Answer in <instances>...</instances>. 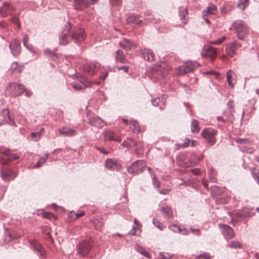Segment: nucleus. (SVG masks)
I'll list each match as a JSON object with an SVG mask.
<instances>
[{"label": "nucleus", "instance_id": "1", "mask_svg": "<svg viewBox=\"0 0 259 259\" xmlns=\"http://www.w3.org/2000/svg\"><path fill=\"white\" fill-rule=\"evenodd\" d=\"M71 27L70 22H67L63 28L61 33L59 35V44L61 45H65L71 40H74L76 44L82 42L85 35L84 30L80 28H75L71 31Z\"/></svg>", "mask_w": 259, "mask_h": 259}, {"label": "nucleus", "instance_id": "32", "mask_svg": "<svg viewBox=\"0 0 259 259\" xmlns=\"http://www.w3.org/2000/svg\"><path fill=\"white\" fill-rule=\"evenodd\" d=\"M191 130L192 133H198L200 128L198 126V121L196 119H193L191 125Z\"/></svg>", "mask_w": 259, "mask_h": 259}, {"label": "nucleus", "instance_id": "17", "mask_svg": "<svg viewBox=\"0 0 259 259\" xmlns=\"http://www.w3.org/2000/svg\"><path fill=\"white\" fill-rule=\"evenodd\" d=\"M222 232L225 239L227 240L231 239L234 236V233L233 229L227 225H223L222 227Z\"/></svg>", "mask_w": 259, "mask_h": 259}, {"label": "nucleus", "instance_id": "41", "mask_svg": "<svg viewBox=\"0 0 259 259\" xmlns=\"http://www.w3.org/2000/svg\"><path fill=\"white\" fill-rule=\"evenodd\" d=\"M29 40L28 36L27 34H25L22 39V42L24 47H25L30 51H32V48L27 45V42Z\"/></svg>", "mask_w": 259, "mask_h": 259}, {"label": "nucleus", "instance_id": "44", "mask_svg": "<svg viewBox=\"0 0 259 259\" xmlns=\"http://www.w3.org/2000/svg\"><path fill=\"white\" fill-rule=\"evenodd\" d=\"M80 82L84 85L85 87H90L92 85V82L88 80L86 78L81 77Z\"/></svg>", "mask_w": 259, "mask_h": 259}, {"label": "nucleus", "instance_id": "16", "mask_svg": "<svg viewBox=\"0 0 259 259\" xmlns=\"http://www.w3.org/2000/svg\"><path fill=\"white\" fill-rule=\"evenodd\" d=\"M58 132L60 135L65 137H73L76 135V132L73 128L69 127L64 126L58 129Z\"/></svg>", "mask_w": 259, "mask_h": 259}, {"label": "nucleus", "instance_id": "33", "mask_svg": "<svg viewBox=\"0 0 259 259\" xmlns=\"http://www.w3.org/2000/svg\"><path fill=\"white\" fill-rule=\"evenodd\" d=\"M135 249L137 250V252H139L140 253L143 255L145 257L148 258L150 257V255L149 253L147 252L143 247L137 244L135 246Z\"/></svg>", "mask_w": 259, "mask_h": 259}, {"label": "nucleus", "instance_id": "42", "mask_svg": "<svg viewBox=\"0 0 259 259\" xmlns=\"http://www.w3.org/2000/svg\"><path fill=\"white\" fill-rule=\"evenodd\" d=\"M56 49L54 50H51L49 49H46L44 50V53L46 54L49 55L52 57H54L55 58H57V54L56 52Z\"/></svg>", "mask_w": 259, "mask_h": 259}, {"label": "nucleus", "instance_id": "4", "mask_svg": "<svg viewBox=\"0 0 259 259\" xmlns=\"http://www.w3.org/2000/svg\"><path fill=\"white\" fill-rule=\"evenodd\" d=\"M7 90L12 96L15 97L24 93L25 88L22 84L10 82L8 85Z\"/></svg>", "mask_w": 259, "mask_h": 259}, {"label": "nucleus", "instance_id": "14", "mask_svg": "<svg viewBox=\"0 0 259 259\" xmlns=\"http://www.w3.org/2000/svg\"><path fill=\"white\" fill-rule=\"evenodd\" d=\"M1 116L2 117L1 120L4 122V124L8 123L14 126H17L16 122L11 118L9 115V111L8 109L5 108L3 110L1 113Z\"/></svg>", "mask_w": 259, "mask_h": 259}, {"label": "nucleus", "instance_id": "63", "mask_svg": "<svg viewBox=\"0 0 259 259\" xmlns=\"http://www.w3.org/2000/svg\"><path fill=\"white\" fill-rule=\"evenodd\" d=\"M121 145L123 146V147H126V148H128L129 147H131V144L130 143L128 142V141H123V142H122Z\"/></svg>", "mask_w": 259, "mask_h": 259}, {"label": "nucleus", "instance_id": "11", "mask_svg": "<svg viewBox=\"0 0 259 259\" xmlns=\"http://www.w3.org/2000/svg\"><path fill=\"white\" fill-rule=\"evenodd\" d=\"M241 46V45L236 40L230 42L226 47L227 55L231 57H233L236 54V51Z\"/></svg>", "mask_w": 259, "mask_h": 259}, {"label": "nucleus", "instance_id": "51", "mask_svg": "<svg viewBox=\"0 0 259 259\" xmlns=\"http://www.w3.org/2000/svg\"><path fill=\"white\" fill-rule=\"evenodd\" d=\"M103 226V223L101 221H97L95 222V228L96 230H101Z\"/></svg>", "mask_w": 259, "mask_h": 259}, {"label": "nucleus", "instance_id": "24", "mask_svg": "<svg viewBox=\"0 0 259 259\" xmlns=\"http://www.w3.org/2000/svg\"><path fill=\"white\" fill-rule=\"evenodd\" d=\"M217 12V7L214 5L211 4L203 11L202 16V17H204L209 15H215Z\"/></svg>", "mask_w": 259, "mask_h": 259}, {"label": "nucleus", "instance_id": "31", "mask_svg": "<svg viewBox=\"0 0 259 259\" xmlns=\"http://www.w3.org/2000/svg\"><path fill=\"white\" fill-rule=\"evenodd\" d=\"M10 150L8 149L5 151H3L2 153L4 155L7 156L8 159L11 161L16 160L19 158V156L16 154H12L10 153Z\"/></svg>", "mask_w": 259, "mask_h": 259}, {"label": "nucleus", "instance_id": "29", "mask_svg": "<svg viewBox=\"0 0 259 259\" xmlns=\"http://www.w3.org/2000/svg\"><path fill=\"white\" fill-rule=\"evenodd\" d=\"M160 210L164 217L170 218L173 216V212L172 209L169 206H166L162 207L160 208Z\"/></svg>", "mask_w": 259, "mask_h": 259}, {"label": "nucleus", "instance_id": "22", "mask_svg": "<svg viewBox=\"0 0 259 259\" xmlns=\"http://www.w3.org/2000/svg\"><path fill=\"white\" fill-rule=\"evenodd\" d=\"M120 46L126 51L130 50L134 46L133 41L123 38L119 43Z\"/></svg>", "mask_w": 259, "mask_h": 259}, {"label": "nucleus", "instance_id": "27", "mask_svg": "<svg viewBox=\"0 0 259 259\" xmlns=\"http://www.w3.org/2000/svg\"><path fill=\"white\" fill-rule=\"evenodd\" d=\"M188 15V9L184 7L179 8V16L182 22L186 24L187 23V16Z\"/></svg>", "mask_w": 259, "mask_h": 259}, {"label": "nucleus", "instance_id": "37", "mask_svg": "<svg viewBox=\"0 0 259 259\" xmlns=\"http://www.w3.org/2000/svg\"><path fill=\"white\" fill-rule=\"evenodd\" d=\"M248 0H239L237 7L241 10H244L248 5Z\"/></svg>", "mask_w": 259, "mask_h": 259}, {"label": "nucleus", "instance_id": "56", "mask_svg": "<svg viewBox=\"0 0 259 259\" xmlns=\"http://www.w3.org/2000/svg\"><path fill=\"white\" fill-rule=\"evenodd\" d=\"M190 230L191 232V233L196 236H200V231L198 229H194L192 227L190 228Z\"/></svg>", "mask_w": 259, "mask_h": 259}, {"label": "nucleus", "instance_id": "10", "mask_svg": "<svg viewBox=\"0 0 259 259\" xmlns=\"http://www.w3.org/2000/svg\"><path fill=\"white\" fill-rule=\"evenodd\" d=\"M105 167L110 170L119 171L121 168V165L115 159L108 158L105 160Z\"/></svg>", "mask_w": 259, "mask_h": 259}, {"label": "nucleus", "instance_id": "15", "mask_svg": "<svg viewBox=\"0 0 259 259\" xmlns=\"http://www.w3.org/2000/svg\"><path fill=\"white\" fill-rule=\"evenodd\" d=\"M103 134L104 137L105 141H114L120 142V138L113 131L111 130L105 131Z\"/></svg>", "mask_w": 259, "mask_h": 259}, {"label": "nucleus", "instance_id": "28", "mask_svg": "<svg viewBox=\"0 0 259 259\" xmlns=\"http://www.w3.org/2000/svg\"><path fill=\"white\" fill-rule=\"evenodd\" d=\"M127 22L128 24H140L143 23V20L138 16L131 15L127 18Z\"/></svg>", "mask_w": 259, "mask_h": 259}, {"label": "nucleus", "instance_id": "58", "mask_svg": "<svg viewBox=\"0 0 259 259\" xmlns=\"http://www.w3.org/2000/svg\"><path fill=\"white\" fill-rule=\"evenodd\" d=\"M160 102L159 98H155L152 100L151 102L153 106H157Z\"/></svg>", "mask_w": 259, "mask_h": 259}, {"label": "nucleus", "instance_id": "50", "mask_svg": "<svg viewBox=\"0 0 259 259\" xmlns=\"http://www.w3.org/2000/svg\"><path fill=\"white\" fill-rule=\"evenodd\" d=\"M159 255L160 259H170L172 257V255L167 252H160Z\"/></svg>", "mask_w": 259, "mask_h": 259}, {"label": "nucleus", "instance_id": "25", "mask_svg": "<svg viewBox=\"0 0 259 259\" xmlns=\"http://www.w3.org/2000/svg\"><path fill=\"white\" fill-rule=\"evenodd\" d=\"M142 57L144 60L148 61L154 60V55L153 52L150 49H144L141 51Z\"/></svg>", "mask_w": 259, "mask_h": 259}, {"label": "nucleus", "instance_id": "49", "mask_svg": "<svg viewBox=\"0 0 259 259\" xmlns=\"http://www.w3.org/2000/svg\"><path fill=\"white\" fill-rule=\"evenodd\" d=\"M152 183L155 188H158L160 187V182L157 180L155 175L152 178Z\"/></svg>", "mask_w": 259, "mask_h": 259}, {"label": "nucleus", "instance_id": "3", "mask_svg": "<svg viewBox=\"0 0 259 259\" xmlns=\"http://www.w3.org/2000/svg\"><path fill=\"white\" fill-rule=\"evenodd\" d=\"M146 167V162L143 160H138L133 162L127 167V172L134 175L142 172Z\"/></svg>", "mask_w": 259, "mask_h": 259}, {"label": "nucleus", "instance_id": "30", "mask_svg": "<svg viewBox=\"0 0 259 259\" xmlns=\"http://www.w3.org/2000/svg\"><path fill=\"white\" fill-rule=\"evenodd\" d=\"M130 128L131 131L135 134H138L141 132L140 127L136 120L131 121L130 123Z\"/></svg>", "mask_w": 259, "mask_h": 259}, {"label": "nucleus", "instance_id": "35", "mask_svg": "<svg viewBox=\"0 0 259 259\" xmlns=\"http://www.w3.org/2000/svg\"><path fill=\"white\" fill-rule=\"evenodd\" d=\"M22 69V68L18 65V64L17 62H14L11 65L10 70L12 71V72L18 71V72H20Z\"/></svg>", "mask_w": 259, "mask_h": 259}, {"label": "nucleus", "instance_id": "18", "mask_svg": "<svg viewBox=\"0 0 259 259\" xmlns=\"http://www.w3.org/2000/svg\"><path fill=\"white\" fill-rule=\"evenodd\" d=\"M1 177L5 181H11L16 177V175L14 172L10 169L5 168L2 171Z\"/></svg>", "mask_w": 259, "mask_h": 259}, {"label": "nucleus", "instance_id": "64", "mask_svg": "<svg viewBox=\"0 0 259 259\" xmlns=\"http://www.w3.org/2000/svg\"><path fill=\"white\" fill-rule=\"evenodd\" d=\"M192 173L194 175H198L200 174V170L197 168H194L191 170Z\"/></svg>", "mask_w": 259, "mask_h": 259}, {"label": "nucleus", "instance_id": "7", "mask_svg": "<svg viewBox=\"0 0 259 259\" xmlns=\"http://www.w3.org/2000/svg\"><path fill=\"white\" fill-rule=\"evenodd\" d=\"M91 249V244L89 241H83L76 246L78 254L81 256H85L88 254Z\"/></svg>", "mask_w": 259, "mask_h": 259}, {"label": "nucleus", "instance_id": "46", "mask_svg": "<svg viewBox=\"0 0 259 259\" xmlns=\"http://www.w3.org/2000/svg\"><path fill=\"white\" fill-rule=\"evenodd\" d=\"M226 39L225 36L221 37L215 40H212L209 41V44L212 45H219L221 44Z\"/></svg>", "mask_w": 259, "mask_h": 259}, {"label": "nucleus", "instance_id": "26", "mask_svg": "<svg viewBox=\"0 0 259 259\" xmlns=\"http://www.w3.org/2000/svg\"><path fill=\"white\" fill-rule=\"evenodd\" d=\"M89 123L97 127H102L103 126L104 122L99 117H92L89 119Z\"/></svg>", "mask_w": 259, "mask_h": 259}, {"label": "nucleus", "instance_id": "2", "mask_svg": "<svg viewBox=\"0 0 259 259\" xmlns=\"http://www.w3.org/2000/svg\"><path fill=\"white\" fill-rule=\"evenodd\" d=\"M232 28L235 30L237 37L240 39H243L248 33V28L246 25L240 20L234 21L232 24Z\"/></svg>", "mask_w": 259, "mask_h": 259}, {"label": "nucleus", "instance_id": "38", "mask_svg": "<svg viewBox=\"0 0 259 259\" xmlns=\"http://www.w3.org/2000/svg\"><path fill=\"white\" fill-rule=\"evenodd\" d=\"M251 171L252 177L254 178L255 180L257 182V183L259 185V169H257L256 168H253L251 169Z\"/></svg>", "mask_w": 259, "mask_h": 259}, {"label": "nucleus", "instance_id": "8", "mask_svg": "<svg viewBox=\"0 0 259 259\" xmlns=\"http://www.w3.org/2000/svg\"><path fill=\"white\" fill-rule=\"evenodd\" d=\"M217 132L214 129H204L201 132L202 136L206 139L210 146H212L215 143L214 136Z\"/></svg>", "mask_w": 259, "mask_h": 259}, {"label": "nucleus", "instance_id": "43", "mask_svg": "<svg viewBox=\"0 0 259 259\" xmlns=\"http://www.w3.org/2000/svg\"><path fill=\"white\" fill-rule=\"evenodd\" d=\"M80 82L84 85L85 87H90L92 85V82L88 80L86 78L81 77Z\"/></svg>", "mask_w": 259, "mask_h": 259}, {"label": "nucleus", "instance_id": "40", "mask_svg": "<svg viewBox=\"0 0 259 259\" xmlns=\"http://www.w3.org/2000/svg\"><path fill=\"white\" fill-rule=\"evenodd\" d=\"M12 18H11L10 20L15 24L17 25V27L19 29L21 27L20 22L19 19L17 16L13 15L12 14Z\"/></svg>", "mask_w": 259, "mask_h": 259}, {"label": "nucleus", "instance_id": "57", "mask_svg": "<svg viewBox=\"0 0 259 259\" xmlns=\"http://www.w3.org/2000/svg\"><path fill=\"white\" fill-rule=\"evenodd\" d=\"M210 255L209 254L204 253L202 254L199 255L198 256L196 257L195 259H209L210 258Z\"/></svg>", "mask_w": 259, "mask_h": 259}, {"label": "nucleus", "instance_id": "20", "mask_svg": "<svg viewBox=\"0 0 259 259\" xmlns=\"http://www.w3.org/2000/svg\"><path fill=\"white\" fill-rule=\"evenodd\" d=\"M115 59L116 62L120 63H127L128 60L124 54V52L121 50H118L115 52Z\"/></svg>", "mask_w": 259, "mask_h": 259}, {"label": "nucleus", "instance_id": "21", "mask_svg": "<svg viewBox=\"0 0 259 259\" xmlns=\"http://www.w3.org/2000/svg\"><path fill=\"white\" fill-rule=\"evenodd\" d=\"M156 69L158 71H162V75L165 76L171 70V67L164 62H160L156 64Z\"/></svg>", "mask_w": 259, "mask_h": 259}, {"label": "nucleus", "instance_id": "36", "mask_svg": "<svg viewBox=\"0 0 259 259\" xmlns=\"http://www.w3.org/2000/svg\"><path fill=\"white\" fill-rule=\"evenodd\" d=\"M227 246L229 248H241V244L238 241L235 240V241H232L230 243L228 244Z\"/></svg>", "mask_w": 259, "mask_h": 259}, {"label": "nucleus", "instance_id": "5", "mask_svg": "<svg viewBox=\"0 0 259 259\" xmlns=\"http://www.w3.org/2000/svg\"><path fill=\"white\" fill-rule=\"evenodd\" d=\"M200 64L196 61L185 62L182 66L179 67L178 71L180 74L188 73L194 70Z\"/></svg>", "mask_w": 259, "mask_h": 259}, {"label": "nucleus", "instance_id": "47", "mask_svg": "<svg viewBox=\"0 0 259 259\" xmlns=\"http://www.w3.org/2000/svg\"><path fill=\"white\" fill-rule=\"evenodd\" d=\"M180 226L177 225L176 224H171L168 226L170 230L174 232L179 233V228Z\"/></svg>", "mask_w": 259, "mask_h": 259}, {"label": "nucleus", "instance_id": "55", "mask_svg": "<svg viewBox=\"0 0 259 259\" xmlns=\"http://www.w3.org/2000/svg\"><path fill=\"white\" fill-rule=\"evenodd\" d=\"M228 199L226 198L220 197V196L217 197V201L218 203L222 204H225L227 203Z\"/></svg>", "mask_w": 259, "mask_h": 259}, {"label": "nucleus", "instance_id": "39", "mask_svg": "<svg viewBox=\"0 0 259 259\" xmlns=\"http://www.w3.org/2000/svg\"><path fill=\"white\" fill-rule=\"evenodd\" d=\"M234 72L231 71V70H229L227 74V81L228 82L229 85L233 87L234 86V83H233L232 81V75L234 74Z\"/></svg>", "mask_w": 259, "mask_h": 259}, {"label": "nucleus", "instance_id": "53", "mask_svg": "<svg viewBox=\"0 0 259 259\" xmlns=\"http://www.w3.org/2000/svg\"><path fill=\"white\" fill-rule=\"evenodd\" d=\"M139 230L138 226H133L132 229L129 232L128 234L132 236H135L137 234V231Z\"/></svg>", "mask_w": 259, "mask_h": 259}, {"label": "nucleus", "instance_id": "62", "mask_svg": "<svg viewBox=\"0 0 259 259\" xmlns=\"http://www.w3.org/2000/svg\"><path fill=\"white\" fill-rule=\"evenodd\" d=\"M96 149L100 151L101 153H103L104 154H108L109 153V152L107 151H106L105 149L101 148V147H96Z\"/></svg>", "mask_w": 259, "mask_h": 259}, {"label": "nucleus", "instance_id": "19", "mask_svg": "<svg viewBox=\"0 0 259 259\" xmlns=\"http://www.w3.org/2000/svg\"><path fill=\"white\" fill-rule=\"evenodd\" d=\"M33 249L35 251L39 257H46V252L42 246L38 242L32 243Z\"/></svg>", "mask_w": 259, "mask_h": 259}, {"label": "nucleus", "instance_id": "45", "mask_svg": "<svg viewBox=\"0 0 259 259\" xmlns=\"http://www.w3.org/2000/svg\"><path fill=\"white\" fill-rule=\"evenodd\" d=\"M153 223L154 226L157 227L160 230H163L165 228V227L161 222L155 219L153 220Z\"/></svg>", "mask_w": 259, "mask_h": 259}, {"label": "nucleus", "instance_id": "61", "mask_svg": "<svg viewBox=\"0 0 259 259\" xmlns=\"http://www.w3.org/2000/svg\"><path fill=\"white\" fill-rule=\"evenodd\" d=\"M44 218L49 219L50 220H51L52 218H55V215L49 212L45 213L44 215Z\"/></svg>", "mask_w": 259, "mask_h": 259}, {"label": "nucleus", "instance_id": "60", "mask_svg": "<svg viewBox=\"0 0 259 259\" xmlns=\"http://www.w3.org/2000/svg\"><path fill=\"white\" fill-rule=\"evenodd\" d=\"M72 88H73L75 90H80L82 89V86L80 84H71Z\"/></svg>", "mask_w": 259, "mask_h": 259}, {"label": "nucleus", "instance_id": "34", "mask_svg": "<svg viewBox=\"0 0 259 259\" xmlns=\"http://www.w3.org/2000/svg\"><path fill=\"white\" fill-rule=\"evenodd\" d=\"M48 154H46L45 156L41 157L38 160L37 162L34 165V168H38L41 166L48 158Z\"/></svg>", "mask_w": 259, "mask_h": 259}, {"label": "nucleus", "instance_id": "6", "mask_svg": "<svg viewBox=\"0 0 259 259\" xmlns=\"http://www.w3.org/2000/svg\"><path fill=\"white\" fill-rule=\"evenodd\" d=\"M16 8L10 2H5L0 7V15L2 17H7L12 15V13L15 11Z\"/></svg>", "mask_w": 259, "mask_h": 259}, {"label": "nucleus", "instance_id": "13", "mask_svg": "<svg viewBox=\"0 0 259 259\" xmlns=\"http://www.w3.org/2000/svg\"><path fill=\"white\" fill-rule=\"evenodd\" d=\"M99 68L100 64L98 63H88L84 65L83 69L89 75H93L98 71Z\"/></svg>", "mask_w": 259, "mask_h": 259}, {"label": "nucleus", "instance_id": "59", "mask_svg": "<svg viewBox=\"0 0 259 259\" xmlns=\"http://www.w3.org/2000/svg\"><path fill=\"white\" fill-rule=\"evenodd\" d=\"M117 69L118 70H122L124 72L127 73L129 69V66H123L121 67H117Z\"/></svg>", "mask_w": 259, "mask_h": 259}, {"label": "nucleus", "instance_id": "23", "mask_svg": "<svg viewBox=\"0 0 259 259\" xmlns=\"http://www.w3.org/2000/svg\"><path fill=\"white\" fill-rule=\"evenodd\" d=\"M89 5V2L85 0H75L74 2V9L77 11H83Z\"/></svg>", "mask_w": 259, "mask_h": 259}, {"label": "nucleus", "instance_id": "12", "mask_svg": "<svg viewBox=\"0 0 259 259\" xmlns=\"http://www.w3.org/2000/svg\"><path fill=\"white\" fill-rule=\"evenodd\" d=\"M20 41L17 39H13L9 45L12 54L14 56H17L19 55L21 51Z\"/></svg>", "mask_w": 259, "mask_h": 259}, {"label": "nucleus", "instance_id": "52", "mask_svg": "<svg viewBox=\"0 0 259 259\" xmlns=\"http://www.w3.org/2000/svg\"><path fill=\"white\" fill-rule=\"evenodd\" d=\"M31 137L34 141H37L40 138V134L38 132H33L31 134Z\"/></svg>", "mask_w": 259, "mask_h": 259}, {"label": "nucleus", "instance_id": "9", "mask_svg": "<svg viewBox=\"0 0 259 259\" xmlns=\"http://www.w3.org/2000/svg\"><path fill=\"white\" fill-rule=\"evenodd\" d=\"M201 53L202 57H209L211 61H213L217 56V50L212 46H204Z\"/></svg>", "mask_w": 259, "mask_h": 259}, {"label": "nucleus", "instance_id": "48", "mask_svg": "<svg viewBox=\"0 0 259 259\" xmlns=\"http://www.w3.org/2000/svg\"><path fill=\"white\" fill-rule=\"evenodd\" d=\"M179 233L183 235H187L189 234V231L185 227L180 226Z\"/></svg>", "mask_w": 259, "mask_h": 259}, {"label": "nucleus", "instance_id": "54", "mask_svg": "<svg viewBox=\"0 0 259 259\" xmlns=\"http://www.w3.org/2000/svg\"><path fill=\"white\" fill-rule=\"evenodd\" d=\"M236 142L239 144H244L247 143L249 141L247 139L237 138L236 139Z\"/></svg>", "mask_w": 259, "mask_h": 259}]
</instances>
